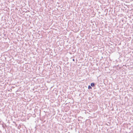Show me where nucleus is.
I'll return each mask as SVG.
<instances>
[{
    "instance_id": "2",
    "label": "nucleus",
    "mask_w": 133,
    "mask_h": 133,
    "mask_svg": "<svg viewBox=\"0 0 133 133\" xmlns=\"http://www.w3.org/2000/svg\"><path fill=\"white\" fill-rule=\"evenodd\" d=\"M88 88L89 89H91L92 88L90 85H89L88 87Z\"/></svg>"
},
{
    "instance_id": "1",
    "label": "nucleus",
    "mask_w": 133,
    "mask_h": 133,
    "mask_svg": "<svg viewBox=\"0 0 133 133\" xmlns=\"http://www.w3.org/2000/svg\"><path fill=\"white\" fill-rule=\"evenodd\" d=\"M91 85L92 87H94V86H95L94 83H91Z\"/></svg>"
}]
</instances>
